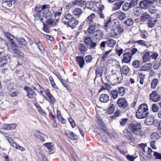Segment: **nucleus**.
Returning <instances> with one entry per match:
<instances>
[{
	"label": "nucleus",
	"mask_w": 161,
	"mask_h": 161,
	"mask_svg": "<svg viewBox=\"0 0 161 161\" xmlns=\"http://www.w3.org/2000/svg\"><path fill=\"white\" fill-rule=\"evenodd\" d=\"M103 72V69L100 67L97 68L96 70V77H102Z\"/></svg>",
	"instance_id": "7c9ffc66"
},
{
	"label": "nucleus",
	"mask_w": 161,
	"mask_h": 161,
	"mask_svg": "<svg viewBox=\"0 0 161 161\" xmlns=\"http://www.w3.org/2000/svg\"><path fill=\"white\" fill-rule=\"evenodd\" d=\"M133 66L135 68H139L141 66L140 61L138 60H135L133 61L132 63Z\"/></svg>",
	"instance_id": "864d4df0"
},
{
	"label": "nucleus",
	"mask_w": 161,
	"mask_h": 161,
	"mask_svg": "<svg viewBox=\"0 0 161 161\" xmlns=\"http://www.w3.org/2000/svg\"><path fill=\"white\" fill-rule=\"evenodd\" d=\"M23 89L26 92L27 96L29 98H35L36 95V92L31 88L27 86H25Z\"/></svg>",
	"instance_id": "7ed1b4c3"
},
{
	"label": "nucleus",
	"mask_w": 161,
	"mask_h": 161,
	"mask_svg": "<svg viewBox=\"0 0 161 161\" xmlns=\"http://www.w3.org/2000/svg\"><path fill=\"white\" fill-rule=\"evenodd\" d=\"M153 123V121L150 118H147L144 122L145 125H151Z\"/></svg>",
	"instance_id": "6e6d98bb"
},
{
	"label": "nucleus",
	"mask_w": 161,
	"mask_h": 161,
	"mask_svg": "<svg viewBox=\"0 0 161 161\" xmlns=\"http://www.w3.org/2000/svg\"><path fill=\"white\" fill-rule=\"evenodd\" d=\"M9 57L8 55L4 56L3 57L0 58V63H2L1 66L3 67L4 65L7 64V62L9 59Z\"/></svg>",
	"instance_id": "a878e982"
},
{
	"label": "nucleus",
	"mask_w": 161,
	"mask_h": 161,
	"mask_svg": "<svg viewBox=\"0 0 161 161\" xmlns=\"http://www.w3.org/2000/svg\"><path fill=\"white\" fill-rule=\"evenodd\" d=\"M92 41L91 37L89 36H86L84 37V42L87 47L90 45V44Z\"/></svg>",
	"instance_id": "c756f323"
},
{
	"label": "nucleus",
	"mask_w": 161,
	"mask_h": 161,
	"mask_svg": "<svg viewBox=\"0 0 161 161\" xmlns=\"http://www.w3.org/2000/svg\"><path fill=\"white\" fill-rule=\"evenodd\" d=\"M58 20L57 19H47L46 23L49 25V26L55 25Z\"/></svg>",
	"instance_id": "473e14b6"
},
{
	"label": "nucleus",
	"mask_w": 161,
	"mask_h": 161,
	"mask_svg": "<svg viewBox=\"0 0 161 161\" xmlns=\"http://www.w3.org/2000/svg\"><path fill=\"white\" fill-rule=\"evenodd\" d=\"M124 23L126 25L130 26L133 25L134 23V20L132 19L129 18L124 21Z\"/></svg>",
	"instance_id": "ea45409f"
},
{
	"label": "nucleus",
	"mask_w": 161,
	"mask_h": 161,
	"mask_svg": "<svg viewBox=\"0 0 161 161\" xmlns=\"http://www.w3.org/2000/svg\"><path fill=\"white\" fill-rule=\"evenodd\" d=\"M85 1L82 0H75L72 3L73 5H77L78 6L82 7L84 5H86Z\"/></svg>",
	"instance_id": "aec40b11"
},
{
	"label": "nucleus",
	"mask_w": 161,
	"mask_h": 161,
	"mask_svg": "<svg viewBox=\"0 0 161 161\" xmlns=\"http://www.w3.org/2000/svg\"><path fill=\"white\" fill-rule=\"evenodd\" d=\"M153 5V2L149 0H144L141 1L139 4L140 7L143 9H146Z\"/></svg>",
	"instance_id": "0eeeda50"
},
{
	"label": "nucleus",
	"mask_w": 161,
	"mask_h": 161,
	"mask_svg": "<svg viewBox=\"0 0 161 161\" xmlns=\"http://www.w3.org/2000/svg\"><path fill=\"white\" fill-rule=\"evenodd\" d=\"M121 70L123 74L126 75L129 73L130 69L127 65H124Z\"/></svg>",
	"instance_id": "79ce46f5"
},
{
	"label": "nucleus",
	"mask_w": 161,
	"mask_h": 161,
	"mask_svg": "<svg viewBox=\"0 0 161 161\" xmlns=\"http://www.w3.org/2000/svg\"><path fill=\"white\" fill-rule=\"evenodd\" d=\"M125 89L123 87H119L118 90V92L120 96H123L125 93Z\"/></svg>",
	"instance_id": "a18cd8bd"
},
{
	"label": "nucleus",
	"mask_w": 161,
	"mask_h": 161,
	"mask_svg": "<svg viewBox=\"0 0 161 161\" xmlns=\"http://www.w3.org/2000/svg\"><path fill=\"white\" fill-rule=\"evenodd\" d=\"M84 60L86 63H88L92 61V58L91 55H88L85 57Z\"/></svg>",
	"instance_id": "bf43d9fd"
},
{
	"label": "nucleus",
	"mask_w": 161,
	"mask_h": 161,
	"mask_svg": "<svg viewBox=\"0 0 161 161\" xmlns=\"http://www.w3.org/2000/svg\"><path fill=\"white\" fill-rule=\"evenodd\" d=\"M138 0H131L129 4L130 8H132L134 7L137 4Z\"/></svg>",
	"instance_id": "5fc2aeb1"
},
{
	"label": "nucleus",
	"mask_w": 161,
	"mask_h": 161,
	"mask_svg": "<svg viewBox=\"0 0 161 161\" xmlns=\"http://www.w3.org/2000/svg\"><path fill=\"white\" fill-rule=\"evenodd\" d=\"M116 41L113 39L108 38L106 40V44L109 47H114L116 44Z\"/></svg>",
	"instance_id": "cd10ccee"
},
{
	"label": "nucleus",
	"mask_w": 161,
	"mask_h": 161,
	"mask_svg": "<svg viewBox=\"0 0 161 161\" xmlns=\"http://www.w3.org/2000/svg\"><path fill=\"white\" fill-rule=\"evenodd\" d=\"M115 109L114 104L112 103H110L109 105V107L107 111L108 114H111L113 113Z\"/></svg>",
	"instance_id": "4c0bfd02"
},
{
	"label": "nucleus",
	"mask_w": 161,
	"mask_h": 161,
	"mask_svg": "<svg viewBox=\"0 0 161 161\" xmlns=\"http://www.w3.org/2000/svg\"><path fill=\"white\" fill-rule=\"evenodd\" d=\"M95 17V14L92 13L87 18L86 21L88 24H96L97 23L94 21Z\"/></svg>",
	"instance_id": "4468645a"
},
{
	"label": "nucleus",
	"mask_w": 161,
	"mask_h": 161,
	"mask_svg": "<svg viewBox=\"0 0 161 161\" xmlns=\"http://www.w3.org/2000/svg\"><path fill=\"white\" fill-rule=\"evenodd\" d=\"M97 45V43L92 41L90 44V45L87 47L90 49H94Z\"/></svg>",
	"instance_id": "c03bdc74"
},
{
	"label": "nucleus",
	"mask_w": 161,
	"mask_h": 161,
	"mask_svg": "<svg viewBox=\"0 0 161 161\" xmlns=\"http://www.w3.org/2000/svg\"><path fill=\"white\" fill-rule=\"evenodd\" d=\"M76 59L80 68L83 67L85 64V60L83 57L78 56L76 57Z\"/></svg>",
	"instance_id": "2eb2a0df"
},
{
	"label": "nucleus",
	"mask_w": 161,
	"mask_h": 161,
	"mask_svg": "<svg viewBox=\"0 0 161 161\" xmlns=\"http://www.w3.org/2000/svg\"><path fill=\"white\" fill-rule=\"evenodd\" d=\"M35 17V20H40L42 22L43 18L42 16L41 15V13H34L33 15Z\"/></svg>",
	"instance_id": "c9c22d12"
},
{
	"label": "nucleus",
	"mask_w": 161,
	"mask_h": 161,
	"mask_svg": "<svg viewBox=\"0 0 161 161\" xmlns=\"http://www.w3.org/2000/svg\"><path fill=\"white\" fill-rule=\"evenodd\" d=\"M103 31L101 30H97L93 33L92 38L94 40L99 41L103 38Z\"/></svg>",
	"instance_id": "20e7f679"
},
{
	"label": "nucleus",
	"mask_w": 161,
	"mask_h": 161,
	"mask_svg": "<svg viewBox=\"0 0 161 161\" xmlns=\"http://www.w3.org/2000/svg\"><path fill=\"white\" fill-rule=\"evenodd\" d=\"M49 79L52 86L55 89H58V87L56 85L52 76H50L49 77Z\"/></svg>",
	"instance_id": "603ef678"
},
{
	"label": "nucleus",
	"mask_w": 161,
	"mask_h": 161,
	"mask_svg": "<svg viewBox=\"0 0 161 161\" xmlns=\"http://www.w3.org/2000/svg\"><path fill=\"white\" fill-rule=\"evenodd\" d=\"M152 110L154 112H158L159 109V107L155 104H153L152 105Z\"/></svg>",
	"instance_id": "e2e57ef3"
},
{
	"label": "nucleus",
	"mask_w": 161,
	"mask_h": 161,
	"mask_svg": "<svg viewBox=\"0 0 161 161\" xmlns=\"http://www.w3.org/2000/svg\"><path fill=\"white\" fill-rule=\"evenodd\" d=\"M10 44L7 45V48L8 50L11 52H12L17 49V46L16 43L14 41V40H11L10 42Z\"/></svg>",
	"instance_id": "ddd939ff"
},
{
	"label": "nucleus",
	"mask_w": 161,
	"mask_h": 161,
	"mask_svg": "<svg viewBox=\"0 0 161 161\" xmlns=\"http://www.w3.org/2000/svg\"><path fill=\"white\" fill-rule=\"evenodd\" d=\"M126 158L130 161H134L135 159L137 158V156H133L132 155H125Z\"/></svg>",
	"instance_id": "052dcab7"
},
{
	"label": "nucleus",
	"mask_w": 161,
	"mask_h": 161,
	"mask_svg": "<svg viewBox=\"0 0 161 161\" xmlns=\"http://www.w3.org/2000/svg\"><path fill=\"white\" fill-rule=\"evenodd\" d=\"M117 31L116 29L112 30L110 32L109 36L110 37L117 38L119 36V34L117 33Z\"/></svg>",
	"instance_id": "c85d7f7f"
},
{
	"label": "nucleus",
	"mask_w": 161,
	"mask_h": 161,
	"mask_svg": "<svg viewBox=\"0 0 161 161\" xmlns=\"http://www.w3.org/2000/svg\"><path fill=\"white\" fill-rule=\"evenodd\" d=\"M116 30H117V33L119 34V36L124 31V29L123 27L119 26L116 28Z\"/></svg>",
	"instance_id": "680f3d73"
},
{
	"label": "nucleus",
	"mask_w": 161,
	"mask_h": 161,
	"mask_svg": "<svg viewBox=\"0 0 161 161\" xmlns=\"http://www.w3.org/2000/svg\"><path fill=\"white\" fill-rule=\"evenodd\" d=\"M124 135L127 137L129 141L131 142H133L135 141V139L133 137L130 132L127 129H125L123 131Z\"/></svg>",
	"instance_id": "f8f14e48"
},
{
	"label": "nucleus",
	"mask_w": 161,
	"mask_h": 161,
	"mask_svg": "<svg viewBox=\"0 0 161 161\" xmlns=\"http://www.w3.org/2000/svg\"><path fill=\"white\" fill-rule=\"evenodd\" d=\"M89 25V27L87 29V31L88 33L89 34V35H90L91 34L94 33V31L95 30L96 27L97 26V23L90 24Z\"/></svg>",
	"instance_id": "6ab92c4d"
},
{
	"label": "nucleus",
	"mask_w": 161,
	"mask_h": 161,
	"mask_svg": "<svg viewBox=\"0 0 161 161\" xmlns=\"http://www.w3.org/2000/svg\"><path fill=\"white\" fill-rule=\"evenodd\" d=\"M129 128L132 132L137 134L142 129V125L140 123L136 122L130 123Z\"/></svg>",
	"instance_id": "f03ea898"
},
{
	"label": "nucleus",
	"mask_w": 161,
	"mask_h": 161,
	"mask_svg": "<svg viewBox=\"0 0 161 161\" xmlns=\"http://www.w3.org/2000/svg\"><path fill=\"white\" fill-rule=\"evenodd\" d=\"M42 11V10L40 5H36L35 8L34 13H41Z\"/></svg>",
	"instance_id": "09e8293b"
},
{
	"label": "nucleus",
	"mask_w": 161,
	"mask_h": 161,
	"mask_svg": "<svg viewBox=\"0 0 161 161\" xmlns=\"http://www.w3.org/2000/svg\"><path fill=\"white\" fill-rule=\"evenodd\" d=\"M37 46L38 47L39 49L40 50L41 52L42 53H44V49L43 45L40 42H39L37 44Z\"/></svg>",
	"instance_id": "69168bd1"
},
{
	"label": "nucleus",
	"mask_w": 161,
	"mask_h": 161,
	"mask_svg": "<svg viewBox=\"0 0 161 161\" xmlns=\"http://www.w3.org/2000/svg\"><path fill=\"white\" fill-rule=\"evenodd\" d=\"M149 53H150V59L152 58L154 60L157 59L159 55L158 53L151 52H150Z\"/></svg>",
	"instance_id": "de8ad7c7"
},
{
	"label": "nucleus",
	"mask_w": 161,
	"mask_h": 161,
	"mask_svg": "<svg viewBox=\"0 0 161 161\" xmlns=\"http://www.w3.org/2000/svg\"><path fill=\"white\" fill-rule=\"evenodd\" d=\"M109 77H110V80H114L116 79L119 80V77H118V74H116L115 73L109 74Z\"/></svg>",
	"instance_id": "37998d69"
},
{
	"label": "nucleus",
	"mask_w": 161,
	"mask_h": 161,
	"mask_svg": "<svg viewBox=\"0 0 161 161\" xmlns=\"http://www.w3.org/2000/svg\"><path fill=\"white\" fill-rule=\"evenodd\" d=\"M152 65L151 63L146 64L143 65L141 68L140 70L142 71H147L151 69Z\"/></svg>",
	"instance_id": "bb28decb"
},
{
	"label": "nucleus",
	"mask_w": 161,
	"mask_h": 161,
	"mask_svg": "<svg viewBox=\"0 0 161 161\" xmlns=\"http://www.w3.org/2000/svg\"><path fill=\"white\" fill-rule=\"evenodd\" d=\"M149 111L147 105L143 103L139 107L136 113V116L138 119H143L147 117Z\"/></svg>",
	"instance_id": "f257e3e1"
},
{
	"label": "nucleus",
	"mask_w": 161,
	"mask_h": 161,
	"mask_svg": "<svg viewBox=\"0 0 161 161\" xmlns=\"http://www.w3.org/2000/svg\"><path fill=\"white\" fill-rule=\"evenodd\" d=\"M135 43H138L139 45L146 47L147 46V44L145 43V42L143 40H139L135 41L134 42Z\"/></svg>",
	"instance_id": "4d7b16f0"
},
{
	"label": "nucleus",
	"mask_w": 161,
	"mask_h": 161,
	"mask_svg": "<svg viewBox=\"0 0 161 161\" xmlns=\"http://www.w3.org/2000/svg\"><path fill=\"white\" fill-rule=\"evenodd\" d=\"M54 145V144L53 142H48L43 144V146L48 149V151L49 152H51L53 147Z\"/></svg>",
	"instance_id": "72a5a7b5"
},
{
	"label": "nucleus",
	"mask_w": 161,
	"mask_h": 161,
	"mask_svg": "<svg viewBox=\"0 0 161 161\" xmlns=\"http://www.w3.org/2000/svg\"><path fill=\"white\" fill-rule=\"evenodd\" d=\"M7 139L10 144L13 147H15L16 149H17V147L19 144L14 142L12 139H11L12 142H11L9 140L8 138H7Z\"/></svg>",
	"instance_id": "13d9d810"
},
{
	"label": "nucleus",
	"mask_w": 161,
	"mask_h": 161,
	"mask_svg": "<svg viewBox=\"0 0 161 161\" xmlns=\"http://www.w3.org/2000/svg\"><path fill=\"white\" fill-rule=\"evenodd\" d=\"M130 8V5L128 3H125L122 6L123 10L124 11L128 10Z\"/></svg>",
	"instance_id": "338daca9"
},
{
	"label": "nucleus",
	"mask_w": 161,
	"mask_h": 161,
	"mask_svg": "<svg viewBox=\"0 0 161 161\" xmlns=\"http://www.w3.org/2000/svg\"><path fill=\"white\" fill-rule=\"evenodd\" d=\"M117 103L118 106L121 108L125 109L128 107V102L124 98H119Z\"/></svg>",
	"instance_id": "423d86ee"
},
{
	"label": "nucleus",
	"mask_w": 161,
	"mask_h": 161,
	"mask_svg": "<svg viewBox=\"0 0 161 161\" xmlns=\"http://www.w3.org/2000/svg\"><path fill=\"white\" fill-rule=\"evenodd\" d=\"M79 22L74 18L68 22V25L70 27L73 29L78 24Z\"/></svg>",
	"instance_id": "dca6fc26"
},
{
	"label": "nucleus",
	"mask_w": 161,
	"mask_h": 161,
	"mask_svg": "<svg viewBox=\"0 0 161 161\" xmlns=\"http://www.w3.org/2000/svg\"><path fill=\"white\" fill-rule=\"evenodd\" d=\"M73 12L75 16L79 17L82 14V11L80 8H77L75 9Z\"/></svg>",
	"instance_id": "58836bf2"
},
{
	"label": "nucleus",
	"mask_w": 161,
	"mask_h": 161,
	"mask_svg": "<svg viewBox=\"0 0 161 161\" xmlns=\"http://www.w3.org/2000/svg\"><path fill=\"white\" fill-rule=\"evenodd\" d=\"M17 42H18L19 44H21L23 45L26 48H27V46L26 44L27 42L25 40V39L22 38H19L18 39L15 38Z\"/></svg>",
	"instance_id": "2f4dec72"
},
{
	"label": "nucleus",
	"mask_w": 161,
	"mask_h": 161,
	"mask_svg": "<svg viewBox=\"0 0 161 161\" xmlns=\"http://www.w3.org/2000/svg\"><path fill=\"white\" fill-rule=\"evenodd\" d=\"M132 55L130 53H126L123 54V58L122 60V62L125 63H129L132 58Z\"/></svg>",
	"instance_id": "9b49d317"
},
{
	"label": "nucleus",
	"mask_w": 161,
	"mask_h": 161,
	"mask_svg": "<svg viewBox=\"0 0 161 161\" xmlns=\"http://www.w3.org/2000/svg\"><path fill=\"white\" fill-rule=\"evenodd\" d=\"M78 47L80 52L82 54H84L87 50V48L84 44L80 43Z\"/></svg>",
	"instance_id": "a211bd4d"
},
{
	"label": "nucleus",
	"mask_w": 161,
	"mask_h": 161,
	"mask_svg": "<svg viewBox=\"0 0 161 161\" xmlns=\"http://www.w3.org/2000/svg\"><path fill=\"white\" fill-rule=\"evenodd\" d=\"M150 100L154 102H157L161 100V96L158 94L156 91H153L149 94Z\"/></svg>",
	"instance_id": "39448f33"
},
{
	"label": "nucleus",
	"mask_w": 161,
	"mask_h": 161,
	"mask_svg": "<svg viewBox=\"0 0 161 161\" xmlns=\"http://www.w3.org/2000/svg\"><path fill=\"white\" fill-rule=\"evenodd\" d=\"M99 99L101 102L106 103L109 100V96L106 94H102L100 96Z\"/></svg>",
	"instance_id": "393cba45"
},
{
	"label": "nucleus",
	"mask_w": 161,
	"mask_h": 161,
	"mask_svg": "<svg viewBox=\"0 0 161 161\" xmlns=\"http://www.w3.org/2000/svg\"><path fill=\"white\" fill-rule=\"evenodd\" d=\"M150 53L148 52H145L143 54V61L144 63L148 62L150 61Z\"/></svg>",
	"instance_id": "412c9836"
},
{
	"label": "nucleus",
	"mask_w": 161,
	"mask_h": 161,
	"mask_svg": "<svg viewBox=\"0 0 161 161\" xmlns=\"http://www.w3.org/2000/svg\"><path fill=\"white\" fill-rule=\"evenodd\" d=\"M153 156L156 159L161 160V153L154 151L153 152Z\"/></svg>",
	"instance_id": "0e129e2a"
},
{
	"label": "nucleus",
	"mask_w": 161,
	"mask_h": 161,
	"mask_svg": "<svg viewBox=\"0 0 161 161\" xmlns=\"http://www.w3.org/2000/svg\"><path fill=\"white\" fill-rule=\"evenodd\" d=\"M118 3H116L114 4V6L113 7L112 11H114L119 9L121 6L123 4V1H121Z\"/></svg>",
	"instance_id": "f704fd0d"
},
{
	"label": "nucleus",
	"mask_w": 161,
	"mask_h": 161,
	"mask_svg": "<svg viewBox=\"0 0 161 161\" xmlns=\"http://www.w3.org/2000/svg\"><path fill=\"white\" fill-rule=\"evenodd\" d=\"M150 17V15L147 13H143L141 16L140 18V20L142 22L146 21L147 19L148 20Z\"/></svg>",
	"instance_id": "b1692460"
},
{
	"label": "nucleus",
	"mask_w": 161,
	"mask_h": 161,
	"mask_svg": "<svg viewBox=\"0 0 161 161\" xmlns=\"http://www.w3.org/2000/svg\"><path fill=\"white\" fill-rule=\"evenodd\" d=\"M157 22V19L152 17L150 18L148 20L147 24L148 26L150 28H153L154 27Z\"/></svg>",
	"instance_id": "f3484780"
},
{
	"label": "nucleus",
	"mask_w": 161,
	"mask_h": 161,
	"mask_svg": "<svg viewBox=\"0 0 161 161\" xmlns=\"http://www.w3.org/2000/svg\"><path fill=\"white\" fill-rule=\"evenodd\" d=\"M42 16L47 19H52L53 17L52 14L49 9L43 10L42 12Z\"/></svg>",
	"instance_id": "6e6552de"
},
{
	"label": "nucleus",
	"mask_w": 161,
	"mask_h": 161,
	"mask_svg": "<svg viewBox=\"0 0 161 161\" xmlns=\"http://www.w3.org/2000/svg\"><path fill=\"white\" fill-rule=\"evenodd\" d=\"M111 93L112 96L114 99H116L118 97L119 93L118 91L116 90H112Z\"/></svg>",
	"instance_id": "49530a36"
},
{
	"label": "nucleus",
	"mask_w": 161,
	"mask_h": 161,
	"mask_svg": "<svg viewBox=\"0 0 161 161\" xmlns=\"http://www.w3.org/2000/svg\"><path fill=\"white\" fill-rule=\"evenodd\" d=\"M158 84V80L156 78L153 79L151 83V87L152 89H155L157 86Z\"/></svg>",
	"instance_id": "a19ab883"
},
{
	"label": "nucleus",
	"mask_w": 161,
	"mask_h": 161,
	"mask_svg": "<svg viewBox=\"0 0 161 161\" xmlns=\"http://www.w3.org/2000/svg\"><path fill=\"white\" fill-rule=\"evenodd\" d=\"M12 53H14L15 56L18 58H20L22 56V53L20 52L17 49L14 50Z\"/></svg>",
	"instance_id": "8fccbe9b"
},
{
	"label": "nucleus",
	"mask_w": 161,
	"mask_h": 161,
	"mask_svg": "<svg viewBox=\"0 0 161 161\" xmlns=\"http://www.w3.org/2000/svg\"><path fill=\"white\" fill-rule=\"evenodd\" d=\"M66 134L68 137H69L72 140H76L78 139L77 135L72 132L69 131L66 132Z\"/></svg>",
	"instance_id": "4be33fe9"
},
{
	"label": "nucleus",
	"mask_w": 161,
	"mask_h": 161,
	"mask_svg": "<svg viewBox=\"0 0 161 161\" xmlns=\"http://www.w3.org/2000/svg\"><path fill=\"white\" fill-rule=\"evenodd\" d=\"M46 93L47 97V100L50 103L53 105L56 101V99L53 95L51 94L49 89H47Z\"/></svg>",
	"instance_id": "1a4fd4ad"
},
{
	"label": "nucleus",
	"mask_w": 161,
	"mask_h": 161,
	"mask_svg": "<svg viewBox=\"0 0 161 161\" xmlns=\"http://www.w3.org/2000/svg\"><path fill=\"white\" fill-rule=\"evenodd\" d=\"M12 0H3V6L6 7V8H9L12 5Z\"/></svg>",
	"instance_id": "e433bc0d"
},
{
	"label": "nucleus",
	"mask_w": 161,
	"mask_h": 161,
	"mask_svg": "<svg viewBox=\"0 0 161 161\" xmlns=\"http://www.w3.org/2000/svg\"><path fill=\"white\" fill-rule=\"evenodd\" d=\"M4 35L9 40V42H11V40H14L13 38L14 36L9 33L6 32L4 33Z\"/></svg>",
	"instance_id": "3c124183"
},
{
	"label": "nucleus",
	"mask_w": 161,
	"mask_h": 161,
	"mask_svg": "<svg viewBox=\"0 0 161 161\" xmlns=\"http://www.w3.org/2000/svg\"><path fill=\"white\" fill-rule=\"evenodd\" d=\"M34 136L36 137L39 138L42 142H45V140L43 136V134L41 132L36 131L34 132Z\"/></svg>",
	"instance_id": "5701e85b"
},
{
	"label": "nucleus",
	"mask_w": 161,
	"mask_h": 161,
	"mask_svg": "<svg viewBox=\"0 0 161 161\" xmlns=\"http://www.w3.org/2000/svg\"><path fill=\"white\" fill-rule=\"evenodd\" d=\"M133 13L134 14L138 16L140 14V9L137 8H135L133 10Z\"/></svg>",
	"instance_id": "774afa93"
},
{
	"label": "nucleus",
	"mask_w": 161,
	"mask_h": 161,
	"mask_svg": "<svg viewBox=\"0 0 161 161\" xmlns=\"http://www.w3.org/2000/svg\"><path fill=\"white\" fill-rule=\"evenodd\" d=\"M85 7L86 8L92 10H96L97 6L95 2L92 1H88L86 3Z\"/></svg>",
	"instance_id": "9d476101"
}]
</instances>
